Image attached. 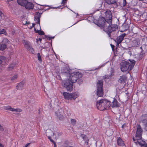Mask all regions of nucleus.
I'll use <instances>...</instances> for the list:
<instances>
[{
    "label": "nucleus",
    "mask_w": 147,
    "mask_h": 147,
    "mask_svg": "<svg viewBox=\"0 0 147 147\" xmlns=\"http://www.w3.org/2000/svg\"><path fill=\"white\" fill-rule=\"evenodd\" d=\"M67 78L62 81V85L66 88L67 90L71 91L73 89V84L76 82L82 76L78 72H75L71 70H67L63 73Z\"/></svg>",
    "instance_id": "nucleus-1"
},
{
    "label": "nucleus",
    "mask_w": 147,
    "mask_h": 147,
    "mask_svg": "<svg viewBox=\"0 0 147 147\" xmlns=\"http://www.w3.org/2000/svg\"><path fill=\"white\" fill-rule=\"evenodd\" d=\"M106 20L104 18L100 19L97 24V25L103 29L104 31L108 34L109 37L111 36L110 33L115 30L117 26L115 25L114 27L112 26L111 13L110 11H107L105 12Z\"/></svg>",
    "instance_id": "nucleus-2"
},
{
    "label": "nucleus",
    "mask_w": 147,
    "mask_h": 147,
    "mask_svg": "<svg viewBox=\"0 0 147 147\" xmlns=\"http://www.w3.org/2000/svg\"><path fill=\"white\" fill-rule=\"evenodd\" d=\"M142 130L139 125L137 126V131L135 136V139L133 137V140L135 143L137 144V142L141 147L145 146V142L141 139Z\"/></svg>",
    "instance_id": "nucleus-3"
},
{
    "label": "nucleus",
    "mask_w": 147,
    "mask_h": 147,
    "mask_svg": "<svg viewBox=\"0 0 147 147\" xmlns=\"http://www.w3.org/2000/svg\"><path fill=\"white\" fill-rule=\"evenodd\" d=\"M129 62H123L121 63V69L123 72L131 70L133 68L136 61L132 59H129Z\"/></svg>",
    "instance_id": "nucleus-4"
},
{
    "label": "nucleus",
    "mask_w": 147,
    "mask_h": 147,
    "mask_svg": "<svg viewBox=\"0 0 147 147\" xmlns=\"http://www.w3.org/2000/svg\"><path fill=\"white\" fill-rule=\"evenodd\" d=\"M111 103L107 100L102 99L97 101L96 106L98 110L103 111L108 109L111 106Z\"/></svg>",
    "instance_id": "nucleus-5"
},
{
    "label": "nucleus",
    "mask_w": 147,
    "mask_h": 147,
    "mask_svg": "<svg viewBox=\"0 0 147 147\" xmlns=\"http://www.w3.org/2000/svg\"><path fill=\"white\" fill-rule=\"evenodd\" d=\"M65 99L67 100H75L79 96V93L77 92L72 93L63 92V93Z\"/></svg>",
    "instance_id": "nucleus-6"
},
{
    "label": "nucleus",
    "mask_w": 147,
    "mask_h": 147,
    "mask_svg": "<svg viewBox=\"0 0 147 147\" xmlns=\"http://www.w3.org/2000/svg\"><path fill=\"white\" fill-rule=\"evenodd\" d=\"M103 83L102 81L99 80L97 83V89L96 91L97 95L98 97H101L103 95L102 89Z\"/></svg>",
    "instance_id": "nucleus-7"
},
{
    "label": "nucleus",
    "mask_w": 147,
    "mask_h": 147,
    "mask_svg": "<svg viewBox=\"0 0 147 147\" xmlns=\"http://www.w3.org/2000/svg\"><path fill=\"white\" fill-rule=\"evenodd\" d=\"M41 14L37 12L34 16V20L35 21L36 23L38 24H37V27L36 28H36H34V30L36 32L37 31H38L41 30V28L40 25V18L41 16Z\"/></svg>",
    "instance_id": "nucleus-8"
},
{
    "label": "nucleus",
    "mask_w": 147,
    "mask_h": 147,
    "mask_svg": "<svg viewBox=\"0 0 147 147\" xmlns=\"http://www.w3.org/2000/svg\"><path fill=\"white\" fill-rule=\"evenodd\" d=\"M23 43L26 48L29 51L30 53H34V51L31 46V44L30 42H29L27 41L24 40L23 41Z\"/></svg>",
    "instance_id": "nucleus-9"
},
{
    "label": "nucleus",
    "mask_w": 147,
    "mask_h": 147,
    "mask_svg": "<svg viewBox=\"0 0 147 147\" xmlns=\"http://www.w3.org/2000/svg\"><path fill=\"white\" fill-rule=\"evenodd\" d=\"M7 62V58L3 56L0 57V64L5 66L6 65Z\"/></svg>",
    "instance_id": "nucleus-10"
},
{
    "label": "nucleus",
    "mask_w": 147,
    "mask_h": 147,
    "mask_svg": "<svg viewBox=\"0 0 147 147\" xmlns=\"http://www.w3.org/2000/svg\"><path fill=\"white\" fill-rule=\"evenodd\" d=\"M125 35V34L124 33L122 34L117 38L116 46L117 47L119 46V44L122 42Z\"/></svg>",
    "instance_id": "nucleus-11"
},
{
    "label": "nucleus",
    "mask_w": 147,
    "mask_h": 147,
    "mask_svg": "<svg viewBox=\"0 0 147 147\" xmlns=\"http://www.w3.org/2000/svg\"><path fill=\"white\" fill-rule=\"evenodd\" d=\"M141 122L146 125L147 124V114L144 115L141 117Z\"/></svg>",
    "instance_id": "nucleus-12"
},
{
    "label": "nucleus",
    "mask_w": 147,
    "mask_h": 147,
    "mask_svg": "<svg viewBox=\"0 0 147 147\" xmlns=\"http://www.w3.org/2000/svg\"><path fill=\"white\" fill-rule=\"evenodd\" d=\"M119 104L117 102L116 99H113L112 104H111V106L113 108L118 107L119 106Z\"/></svg>",
    "instance_id": "nucleus-13"
},
{
    "label": "nucleus",
    "mask_w": 147,
    "mask_h": 147,
    "mask_svg": "<svg viewBox=\"0 0 147 147\" xmlns=\"http://www.w3.org/2000/svg\"><path fill=\"white\" fill-rule=\"evenodd\" d=\"M24 6L26 9H33L34 7V5L32 3L28 2L27 1V2Z\"/></svg>",
    "instance_id": "nucleus-14"
},
{
    "label": "nucleus",
    "mask_w": 147,
    "mask_h": 147,
    "mask_svg": "<svg viewBox=\"0 0 147 147\" xmlns=\"http://www.w3.org/2000/svg\"><path fill=\"white\" fill-rule=\"evenodd\" d=\"M55 114L59 119L62 120L64 119V116L62 113H61L59 111H57L55 112Z\"/></svg>",
    "instance_id": "nucleus-15"
},
{
    "label": "nucleus",
    "mask_w": 147,
    "mask_h": 147,
    "mask_svg": "<svg viewBox=\"0 0 147 147\" xmlns=\"http://www.w3.org/2000/svg\"><path fill=\"white\" fill-rule=\"evenodd\" d=\"M18 3L20 5L24 6L27 2V0H17Z\"/></svg>",
    "instance_id": "nucleus-16"
},
{
    "label": "nucleus",
    "mask_w": 147,
    "mask_h": 147,
    "mask_svg": "<svg viewBox=\"0 0 147 147\" xmlns=\"http://www.w3.org/2000/svg\"><path fill=\"white\" fill-rule=\"evenodd\" d=\"M114 69L113 68H111L110 71V74L108 76H106L105 78L106 79H110V78L113 76L114 74Z\"/></svg>",
    "instance_id": "nucleus-17"
},
{
    "label": "nucleus",
    "mask_w": 147,
    "mask_h": 147,
    "mask_svg": "<svg viewBox=\"0 0 147 147\" xmlns=\"http://www.w3.org/2000/svg\"><path fill=\"white\" fill-rule=\"evenodd\" d=\"M127 78L125 75H123L120 76L119 80V82L121 83H124L125 82Z\"/></svg>",
    "instance_id": "nucleus-18"
},
{
    "label": "nucleus",
    "mask_w": 147,
    "mask_h": 147,
    "mask_svg": "<svg viewBox=\"0 0 147 147\" xmlns=\"http://www.w3.org/2000/svg\"><path fill=\"white\" fill-rule=\"evenodd\" d=\"M80 137L84 141L85 143L88 144L89 140L88 138L86 136L83 134H81Z\"/></svg>",
    "instance_id": "nucleus-19"
},
{
    "label": "nucleus",
    "mask_w": 147,
    "mask_h": 147,
    "mask_svg": "<svg viewBox=\"0 0 147 147\" xmlns=\"http://www.w3.org/2000/svg\"><path fill=\"white\" fill-rule=\"evenodd\" d=\"M24 84V82H22L19 83L17 86V89L19 90H22Z\"/></svg>",
    "instance_id": "nucleus-20"
},
{
    "label": "nucleus",
    "mask_w": 147,
    "mask_h": 147,
    "mask_svg": "<svg viewBox=\"0 0 147 147\" xmlns=\"http://www.w3.org/2000/svg\"><path fill=\"white\" fill-rule=\"evenodd\" d=\"M118 144L120 146H123L124 145V142L120 138H119L117 140Z\"/></svg>",
    "instance_id": "nucleus-21"
},
{
    "label": "nucleus",
    "mask_w": 147,
    "mask_h": 147,
    "mask_svg": "<svg viewBox=\"0 0 147 147\" xmlns=\"http://www.w3.org/2000/svg\"><path fill=\"white\" fill-rule=\"evenodd\" d=\"M22 111V110L19 108H17V109H14L12 108V109L11 110V111L14 112L15 113H14L15 114H18L19 113H20Z\"/></svg>",
    "instance_id": "nucleus-22"
},
{
    "label": "nucleus",
    "mask_w": 147,
    "mask_h": 147,
    "mask_svg": "<svg viewBox=\"0 0 147 147\" xmlns=\"http://www.w3.org/2000/svg\"><path fill=\"white\" fill-rule=\"evenodd\" d=\"M133 45L134 46H138L140 44L139 40H136L133 41Z\"/></svg>",
    "instance_id": "nucleus-23"
},
{
    "label": "nucleus",
    "mask_w": 147,
    "mask_h": 147,
    "mask_svg": "<svg viewBox=\"0 0 147 147\" xmlns=\"http://www.w3.org/2000/svg\"><path fill=\"white\" fill-rule=\"evenodd\" d=\"M105 2L109 4H113L116 2L115 0H105Z\"/></svg>",
    "instance_id": "nucleus-24"
},
{
    "label": "nucleus",
    "mask_w": 147,
    "mask_h": 147,
    "mask_svg": "<svg viewBox=\"0 0 147 147\" xmlns=\"http://www.w3.org/2000/svg\"><path fill=\"white\" fill-rule=\"evenodd\" d=\"M7 47V45L5 44H1L0 45V50L3 51Z\"/></svg>",
    "instance_id": "nucleus-25"
},
{
    "label": "nucleus",
    "mask_w": 147,
    "mask_h": 147,
    "mask_svg": "<svg viewBox=\"0 0 147 147\" xmlns=\"http://www.w3.org/2000/svg\"><path fill=\"white\" fill-rule=\"evenodd\" d=\"M37 57L38 61H39V62L41 63L42 62V60L41 56L40 55V54L39 53H38L37 54Z\"/></svg>",
    "instance_id": "nucleus-26"
},
{
    "label": "nucleus",
    "mask_w": 147,
    "mask_h": 147,
    "mask_svg": "<svg viewBox=\"0 0 147 147\" xmlns=\"http://www.w3.org/2000/svg\"><path fill=\"white\" fill-rule=\"evenodd\" d=\"M4 109L5 110H9V111H11V110L12 109V108L11 107L9 106H7L4 107Z\"/></svg>",
    "instance_id": "nucleus-27"
},
{
    "label": "nucleus",
    "mask_w": 147,
    "mask_h": 147,
    "mask_svg": "<svg viewBox=\"0 0 147 147\" xmlns=\"http://www.w3.org/2000/svg\"><path fill=\"white\" fill-rule=\"evenodd\" d=\"M36 32L38 33L39 34L41 35H43L44 34V32L43 31H41V30H40L38 31H37Z\"/></svg>",
    "instance_id": "nucleus-28"
},
{
    "label": "nucleus",
    "mask_w": 147,
    "mask_h": 147,
    "mask_svg": "<svg viewBox=\"0 0 147 147\" xmlns=\"http://www.w3.org/2000/svg\"><path fill=\"white\" fill-rule=\"evenodd\" d=\"M18 77V75L17 74L11 77V80L12 81H13L16 79Z\"/></svg>",
    "instance_id": "nucleus-29"
},
{
    "label": "nucleus",
    "mask_w": 147,
    "mask_h": 147,
    "mask_svg": "<svg viewBox=\"0 0 147 147\" xmlns=\"http://www.w3.org/2000/svg\"><path fill=\"white\" fill-rule=\"evenodd\" d=\"M35 25V24L34 23H32L31 24L30 23V24L28 25V27L30 29H31L33 27H34Z\"/></svg>",
    "instance_id": "nucleus-30"
},
{
    "label": "nucleus",
    "mask_w": 147,
    "mask_h": 147,
    "mask_svg": "<svg viewBox=\"0 0 147 147\" xmlns=\"http://www.w3.org/2000/svg\"><path fill=\"white\" fill-rule=\"evenodd\" d=\"M23 23L24 25H27L28 26V25L30 24V23L29 22H27L26 21H24Z\"/></svg>",
    "instance_id": "nucleus-31"
},
{
    "label": "nucleus",
    "mask_w": 147,
    "mask_h": 147,
    "mask_svg": "<svg viewBox=\"0 0 147 147\" xmlns=\"http://www.w3.org/2000/svg\"><path fill=\"white\" fill-rule=\"evenodd\" d=\"M3 42H6L8 43H9V41L7 38L3 39Z\"/></svg>",
    "instance_id": "nucleus-32"
},
{
    "label": "nucleus",
    "mask_w": 147,
    "mask_h": 147,
    "mask_svg": "<svg viewBox=\"0 0 147 147\" xmlns=\"http://www.w3.org/2000/svg\"><path fill=\"white\" fill-rule=\"evenodd\" d=\"M5 31L4 29H0V33L1 34H3L5 33Z\"/></svg>",
    "instance_id": "nucleus-33"
},
{
    "label": "nucleus",
    "mask_w": 147,
    "mask_h": 147,
    "mask_svg": "<svg viewBox=\"0 0 147 147\" xmlns=\"http://www.w3.org/2000/svg\"><path fill=\"white\" fill-rule=\"evenodd\" d=\"M71 123L73 125H74L76 123V121L74 119H72L71 121Z\"/></svg>",
    "instance_id": "nucleus-34"
},
{
    "label": "nucleus",
    "mask_w": 147,
    "mask_h": 147,
    "mask_svg": "<svg viewBox=\"0 0 147 147\" xmlns=\"http://www.w3.org/2000/svg\"><path fill=\"white\" fill-rule=\"evenodd\" d=\"M48 139L50 140V141L52 142L54 144V143H55V142L51 139V137L49 136H48Z\"/></svg>",
    "instance_id": "nucleus-35"
},
{
    "label": "nucleus",
    "mask_w": 147,
    "mask_h": 147,
    "mask_svg": "<svg viewBox=\"0 0 147 147\" xmlns=\"http://www.w3.org/2000/svg\"><path fill=\"white\" fill-rule=\"evenodd\" d=\"M107 63V62L105 63H104L103 64H102L101 66H99L98 67V69H100V68H101V67H104L106 64Z\"/></svg>",
    "instance_id": "nucleus-36"
},
{
    "label": "nucleus",
    "mask_w": 147,
    "mask_h": 147,
    "mask_svg": "<svg viewBox=\"0 0 147 147\" xmlns=\"http://www.w3.org/2000/svg\"><path fill=\"white\" fill-rule=\"evenodd\" d=\"M15 66V64L14 63V64H11L9 66L10 67H11V68H13H13H14V67Z\"/></svg>",
    "instance_id": "nucleus-37"
},
{
    "label": "nucleus",
    "mask_w": 147,
    "mask_h": 147,
    "mask_svg": "<svg viewBox=\"0 0 147 147\" xmlns=\"http://www.w3.org/2000/svg\"><path fill=\"white\" fill-rule=\"evenodd\" d=\"M126 4V0H123V6H125Z\"/></svg>",
    "instance_id": "nucleus-38"
},
{
    "label": "nucleus",
    "mask_w": 147,
    "mask_h": 147,
    "mask_svg": "<svg viewBox=\"0 0 147 147\" xmlns=\"http://www.w3.org/2000/svg\"><path fill=\"white\" fill-rule=\"evenodd\" d=\"M67 0H62L61 2L62 4H65L66 3V1Z\"/></svg>",
    "instance_id": "nucleus-39"
},
{
    "label": "nucleus",
    "mask_w": 147,
    "mask_h": 147,
    "mask_svg": "<svg viewBox=\"0 0 147 147\" xmlns=\"http://www.w3.org/2000/svg\"><path fill=\"white\" fill-rule=\"evenodd\" d=\"M13 68H11V67L9 66L7 68V71H11L12 69H13Z\"/></svg>",
    "instance_id": "nucleus-40"
},
{
    "label": "nucleus",
    "mask_w": 147,
    "mask_h": 147,
    "mask_svg": "<svg viewBox=\"0 0 147 147\" xmlns=\"http://www.w3.org/2000/svg\"><path fill=\"white\" fill-rule=\"evenodd\" d=\"M4 129L3 127L1 126L0 124V130L1 131H3Z\"/></svg>",
    "instance_id": "nucleus-41"
},
{
    "label": "nucleus",
    "mask_w": 147,
    "mask_h": 147,
    "mask_svg": "<svg viewBox=\"0 0 147 147\" xmlns=\"http://www.w3.org/2000/svg\"><path fill=\"white\" fill-rule=\"evenodd\" d=\"M82 82V80H79L78 81L79 84H81Z\"/></svg>",
    "instance_id": "nucleus-42"
},
{
    "label": "nucleus",
    "mask_w": 147,
    "mask_h": 147,
    "mask_svg": "<svg viewBox=\"0 0 147 147\" xmlns=\"http://www.w3.org/2000/svg\"><path fill=\"white\" fill-rule=\"evenodd\" d=\"M36 40L37 42H38V41H39L40 42H41V41L42 40V39L40 38H39L38 39L37 38L36 39Z\"/></svg>",
    "instance_id": "nucleus-43"
},
{
    "label": "nucleus",
    "mask_w": 147,
    "mask_h": 147,
    "mask_svg": "<svg viewBox=\"0 0 147 147\" xmlns=\"http://www.w3.org/2000/svg\"><path fill=\"white\" fill-rule=\"evenodd\" d=\"M3 15V14L2 12L0 11V16L1 18Z\"/></svg>",
    "instance_id": "nucleus-44"
},
{
    "label": "nucleus",
    "mask_w": 147,
    "mask_h": 147,
    "mask_svg": "<svg viewBox=\"0 0 147 147\" xmlns=\"http://www.w3.org/2000/svg\"><path fill=\"white\" fill-rule=\"evenodd\" d=\"M30 144V143H28L26 144L24 147H28V146Z\"/></svg>",
    "instance_id": "nucleus-45"
},
{
    "label": "nucleus",
    "mask_w": 147,
    "mask_h": 147,
    "mask_svg": "<svg viewBox=\"0 0 147 147\" xmlns=\"http://www.w3.org/2000/svg\"><path fill=\"white\" fill-rule=\"evenodd\" d=\"M0 147H3V145L0 143Z\"/></svg>",
    "instance_id": "nucleus-46"
},
{
    "label": "nucleus",
    "mask_w": 147,
    "mask_h": 147,
    "mask_svg": "<svg viewBox=\"0 0 147 147\" xmlns=\"http://www.w3.org/2000/svg\"><path fill=\"white\" fill-rule=\"evenodd\" d=\"M54 147H57V146H56V145L55 144V143H54Z\"/></svg>",
    "instance_id": "nucleus-47"
},
{
    "label": "nucleus",
    "mask_w": 147,
    "mask_h": 147,
    "mask_svg": "<svg viewBox=\"0 0 147 147\" xmlns=\"http://www.w3.org/2000/svg\"><path fill=\"white\" fill-rule=\"evenodd\" d=\"M139 1H146V0H139Z\"/></svg>",
    "instance_id": "nucleus-48"
},
{
    "label": "nucleus",
    "mask_w": 147,
    "mask_h": 147,
    "mask_svg": "<svg viewBox=\"0 0 147 147\" xmlns=\"http://www.w3.org/2000/svg\"><path fill=\"white\" fill-rule=\"evenodd\" d=\"M145 146V147H147V144H146Z\"/></svg>",
    "instance_id": "nucleus-49"
},
{
    "label": "nucleus",
    "mask_w": 147,
    "mask_h": 147,
    "mask_svg": "<svg viewBox=\"0 0 147 147\" xmlns=\"http://www.w3.org/2000/svg\"><path fill=\"white\" fill-rule=\"evenodd\" d=\"M54 38V37H52V38Z\"/></svg>",
    "instance_id": "nucleus-50"
},
{
    "label": "nucleus",
    "mask_w": 147,
    "mask_h": 147,
    "mask_svg": "<svg viewBox=\"0 0 147 147\" xmlns=\"http://www.w3.org/2000/svg\"><path fill=\"white\" fill-rule=\"evenodd\" d=\"M53 8H56V7H53Z\"/></svg>",
    "instance_id": "nucleus-51"
},
{
    "label": "nucleus",
    "mask_w": 147,
    "mask_h": 147,
    "mask_svg": "<svg viewBox=\"0 0 147 147\" xmlns=\"http://www.w3.org/2000/svg\"><path fill=\"white\" fill-rule=\"evenodd\" d=\"M122 128H123V125H122Z\"/></svg>",
    "instance_id": "nucleus-52"
},
{
    "label": "nucleus",
    "mask_w": 147,
    "mask_h": 147,
    "mask_svg": "<svg viewBox=\"0 0 147 147\" xmlns=\"http://www.w3.org/2000/svg\"><path fill=\"white\" fill-rule=\"evenodd\" d=\"M77 14V16H78V13Z\"/></svg>",
    "instance_id": "nucleus-53"
},
{
    "label": "nucleus",
    "mask_w": 147,
    "mask_h": 147,
    "mask_svg": "<svg viewBox=\"0 0 147 147\" xmlns=\"http://www.w3.org/2000/svg\"><path fill=\"white\" fill-rule=\"evenodd\" d=\"M1 34V33H0V35Z\"/></svg>",
    "instance_id": "nucleus-54"
}]
</instances>
